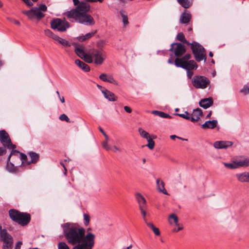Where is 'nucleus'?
<instances>
[{"instance_id": "f257e3e1", "label": "nucleus", "mask_w": 249, "mask_h": 249, "mask_svg": "<svg viewBox=\"0 0 249 249\" xmlns=\"http://www.w3.org/2000/svg\"><path fill=\"white\" fill-rule=\"evenodd\" d=\"M63 231L68 242L74 246L72 249H92L94 245L95 234L92 232L86 234V230L83 227L68 222L63 224ZM63 249H70L65 243Z\"/></svg>"}, {"instance_id": "f03ea898", "label": "nucleus", "mask_w": 249, "mask_h": 249, "mask_svg": "<svg viewBox=\"0 0 249 249\" xmlns=\"http://www.w3.org/2000/svg\"><path fill=\"white\" fill-rule=\"evenodd\" d=\"M90 6L87 2H82L79 5L66 14L70 19H73L75 21L86 26H93L95 24V20L93 17L88 14L90 11Z\"/></svg>"}, {"instance_id": "7ed1b4c3", "label": "nucleus", "mask_w": 249, "mask_h": 249, "mask_svg": "<svg viewBox=\"0 0 249 249\" xmlns=\"http://www.w3.org/2000/svg\"><path fill=\"white\" fill-rule=\"evenodd\" d=\"M106 58V52L101 48L99 49H90L88 52L86 62L88 63L93 62L96 65L103 64Z\"/></svg>"}, {"instance_id": "20e7f679", "label": "nucleus", "mask_w": 249, "mask_h": 249, "mask_svg": "<svg viewBox=\"0 0 249 249\" xmlns=\"http://www.w3.org/2000/svg\"><path fill=\"white\" fill-rule=\"evenodd\" d=\"M9 215L13 221L23 226L27 225L31 220L29 213L20 212L15 209L10 210Z\"/></svg>"}, {"instance_id": "39448f33", "label": "nucleus", "mask_w": 249, "mask_h": 249, "mask_svg": "<svg viewBox=\"0 0 249 249\" xmlns=\"http://www.w3.org/2000/svg\"><path fill=\"white\" fill-rule=\"evenodd\" d=\"M189 45L191 46V49L196 61L200 62L202 60L206 61V51L201 45L196 41H193Z\"/></svg>"}, {"instance_id": "423d86ee", "label": "nucleus", "mask_w": 249, "mask_h": 249, "mask_svg": "<svg viewBox=\"0 0 249 249\" xmlns=\"http://www.w3.org/2000/svg\"><path fill=\"white\" fill-rule=\"evenodd\" d=\"M210 83V80L205 76L195 75L192 80L193 86L196 89H204Z\"/></svg>"}, {"instance_id": "0eeeda50", "label": "nucleus", "mask_w": 249, "mask_h": 249, "mask_svg": "<svg viewBox=\"0 0 249 249\" xmlns=\"http://www.w3.org/2000/svg\"><path fill=\"white\" fill-rule=\"evenodd\" d=\"M0 234V238L3 241V249H11L13 244L12 236L7 233L5 230H1Z\"/></svg>"}, {"instance_id": "6e6552de", "label": "nucleus", "mask_w": 249, "mask_h": 249, "mask_svg": "<svg viewBox=\"0 0 249 249\" xmlns=\"http://www.w3.org/2000/svg\"><path fill=\"white\" fill-rule=\"evenodd\" d=\"M0 142L8 148L14 149L16 148V145L11 143L9 134L4 130L0 131Z\"/></svg>"}, {"instance_id": "1a4fd4ad", "label": "nucleus", "mask_w": 249, "mask_h": 249, "mask_svg": "<svg viewBox=\"0 0 249 249\" xmlns=\"http://www.w3.org/2000/svg\"><path fill=\"white\" fill-rule=\"evenodd\" d=\"M171 52H173L176 56H180L186 52L185 46L180 43H173L171 45L169 49Z\"/></svg>"}, {"instance_id": "9d476101", "label": "nucleus", "mask_w": 249, "mask_h": 249, "mask_svg": "<svg viewBox=\"0 0 249 249\" xmlns=\"http://www.w3.org/2000/svg\"><path fill=\"white\" fill-rule=\"evenodd\" d=\"M23 13L30 19L36 17L38 19H40L43 18L45 16L37 7H34L30 10L24 11Z\"/></svg>"}, {"instance_id": "9b49d317", "label": "nucleus", "mask_w": 249, "mask_h": 249, "mask_svg": "<svg viewBox=\"0 0 249 249\" xmlns=\"http://www.w3.org/2000/svg\"><path fill=\"white\" fill-rule=\"evenodd\" d=\"M234 161L237 168L249 166V158L239 157L235 159Z\"/></svg>"}, {"instance_id": "f8f14e48", "label": "nucleus", "mask_w": 249, "mask_h": 249, "mask_svg": "<svg viewBox=\"0 0 249 249\" xmlns=\"http://www.w3.org/2000/svg\"><path fill=\"white\" fill-rule=\"evenodd\" d=\"M235 177L238 181L241 183H249V172H240L235 175Z\"/></svg>"}, {"instance_id": "ddd939ff", "label": "nucleus", "mask_w": 249, "mask_h": 249, "mask_svg": "<svg viewBox=\"0 0 249 249\" xmlns=\"http://www.w3.org/2000/svg\"><path fill=\"white\" fill-rule=\"evenodd\" d=\"M75 49L74 51L76 54L84 59L85 61H86V58L88 56V53H86L85 52V48L82 45H77L76 44H74Z\"/></svg>"}, {"instance_id": "4468645a", "label": "nucleus", "mask_w": 249, "mask_h": 249, "mask_svg": "<svg viewBox=\"0 0 249 249\" xmlns=\"http://www.w3.org/2000/svg\"><path fill=\"white\" fill-rule=\"evenodd\" d=\"M51 27L54 30L62 32V20L60 18L53 19L51 22Z\"/></svg>"}, {"instance_id": "2eb2a0df", "label": "nucleus", "mask_w": 249, "mask_h": 249, "mask_svg": "<svg viewBox=\"0 0 249 249\" xmlns=\"http://www.w3.org/2000/svg\"><path fill=\"white\" fill-rule=\"evenodd\" d=\"M12 155H14V156H16L17 158H19L20 160L22 161V164H23V163L27 164V161H26L27 159V156L24 154L20 153V152H19L16 150H14V149H13V150L12 151L10 154L9 155V156L8 157V162H9L10 161V158Z\"/></svg>"}, {"instance_id": "dca6fc26", "label": "nucleus", "mask_w": 249, "mask_h": 249, "mask_svg": "<svg viewBox=\"0 0 249 249\" xmlns=\"http://www.w3.org/2000/svg\"><path fill=\"white\" fill-rule=\"evenodd\" d=\"M135 197L139 204V209L147 208L146 200L141 194L139 193H136Z\"/></svg>"}, {"instance_id": "f3484780", "label": "nucleus", "mask_w": 249, "mask_h": 249, "mask_svg": "<svg viewBox=\"0 0 249 249\" xmlns=\"http://www.w3.org/2000/svg\"><path fill=\"white\" fill-rule=\"evenodd\" d=\"M192 18V15L188 11H184L180 15L179 23L187 24L189 23Z\"/></svg>"}, {"instance_id": "a211bd4d", "label": "nucleus", "mask_w": 249, "mask_h": 249, "mask_svg": "<svg viewBox=\"0 0 249 249\" xmlns=\"http://www.w3.org/2000/svg\"><path fill=\"white\" fill-rule=\"evenodd\" d=\"M233 143L230 141H216L214 142L213 146L216 149L227 148L232 145Z\"/></svg>"}, {"instance_id": "6ab92c4d", "label": "nucleus", "mask_w": 249, "mask_h": 249, "mask_svg": "<svg viewBox=\"0 0 249 249\" xmlns=\"http://www.w3.org/2000/svg\"><path fill=\"white\" fill-rule=\"evenodd\" d=\"M202 111L200 108H196L193 110L192 113L191 115L190 120L192 122H197L199 119L200 117L202 115Z\"/></svg>"}, {"instance_id": "aec40b11", "label": "nucleus", "mask_w": 249, "mask_h": 249, "mask_svg": "<svg viewBox=\"0 0 249 249\" xmlns=\"http://www.w3.org/2000/svg\"><path fill=\"white\" fill-rule=\"evenodd\" d=\"M213 104V101L212 98H204L199 102V105L204 109L209 108Z\"/></svg>"}, {"instance_id": "412c9836", "label": "nucleus", "mask_w": 249, "mask_h": 249, "mask_svg": "<svg viewBox=\"0 0 249 249\" xmlns=\"http://www.w3.org/2000/svg\"><path fill=\"white\" fill-rule=\"evenodd\" d=\"M179 68H181L186 71L196 70L197 68V65L193 60H190L186 63L184 65L179 66Z\"/></svg>"}, {"instance_id": "4be33fe9", "label": "nucleus", "mask_w": 249, "mask_h": 249, "mask_svg": "<svg viewBox=\"0 0 249 249\" xmlns=\"http://www.w3.org/2000/svg\"><path fill=\"white\" fill-rule=\"evenodd\" d=\"M101 92L103 94L105 98L108 101L114 102L117 100V97L115 96V94L109 90L104 89H101Z\"/></svg>"}, {"instance_id": "5701e85b", "label": "nucleus", "mask_w": 249, "mask_h": 249, "mask_svg": "<svg viewBox=\"0 0 249 249\" xmlns=\"http://www.w3.org/2000/svg\"><path fill=\"white\" fill-rule=\"evenodd\" d=\"M218 122L216 120L206 121L202 124V128L203 129H213L217 125Z\"/></svg>"}, {"instance_id": "b1692460", "label": "nucleus", "mask_w": 249, "mask_h": 249, "mask_svg": "<svg viewBox=\"0 0 249 249\" xmlns=\"http://www.w3.org/2000/svg\"><path fill=\"white\" fill-rule=\"evenodd\" d=\"M157 189L159 192L163 193L164 195H168V193L165 189L164 183L160 178H158L156 180Z\"/></svg>"}, {"instance_id": "393cba45", "label": "nucleus", "mask_w": 249, "mask_h": 249, "mask_svg": "<svg viewBox=\"0 0 249 249\" xmlns=\"http://www.w3.org/2000/svg\"><path fill=\"white\" fill-rule=\"evenodd\" d=\"M99 78L103 81L107 82L115 85H118L117 82L111 76H107L105 73L101 74L100 75Z\"/></svg>"}, {"instance_id": "a878e982", "label": "nucleus", "mask_w": 249, "mask_h": 249, "mask_svg": "<svg viewBox=\"0 0 249 249\" xmlns=\"http://www.w3.org/2000/svg\"><path fill=\"white\" fill-rule=\"evenodd\" d=\"M28 156L30 158L31 160L30 161H28L27 162V165H30V164H32V163H35L39 160L38 154L35 152H29Z\"/></svg>"}, {"instance_id": "bb28decb", "label": "nucleus", "mask_w": 249, "mask_h": 249, "mask_svg": "<svg viewBox=\"0 0 249 249\" xmlns=\"http://www.w3.org/2000/svg\"><path fill=\"white\" fill-rule=\"evenodd\" d=\"M75 63L80 68L86 72H88L90 71V67L89 66L79 59H76L75 60Z\"/></svg>"}, {"instance_id": "cd10ccee", "label": "nucleus", "mask_w": 249, "mask_h": 249, "mask_svg": "<svg viewBox=\"0 0 249 249\" xmlns=\"http://www.w3.org/2000/svg\"><path fill=\"white\" fill-rule=\"evenodd\" d=\"M96 32H97V31L95 30L93 32H92L90 33H88L84 36H79L77 37V39L79 41H84L88 39L91 38L96 33Z\"/></svg>"}, {"instance_id": "c85d7f7f", "label": "nucleus", "mask_w": 249, "mask_h": 249, "mask_svg": "<svg viewBox=\"0 0 249 249\" xmlns=\"http://www.w3.org/2000/svg\"><path fill=\"white\" fill-rule=\"evenodd\" d=\"M189 60L187 59L184 58V56L181 58H177L175 60V65L177 67H179L180 65H184L186 63L189 62Z\"/></svg>"}, {"instance_id": "c756f323", "label": "nucleus", "mask_w": 249, "mask_h": 249, "mask_svg": "<svg viewBox=\"0 0 249 249\" xmlns=\"http://www.w3.org/2000/svg\"><path fill=\"white\" fill-rule=\"evenodd\" d=\"M168 220L169 222L170 223V224H173V223H174L176 226L178 225V216L176 214L174 213L170 214L169 216Z\"/></svg>"}, {"instance_id": "7c9ffc66", "label": "nucleus", "mask_w": 249, "mask_h": 249, "mask_svg": "<svg viewBox=\"0 0 249 249\" xmlns=\"http://www.w3.org/2000/svg\"><path fill=\"white\" fill-rule=\"evenodd\" d=\"M178 3L185 9L189 8L192 5L189 0H177Z\"/></svg>"}, {"instance_id": "2f4dec72", "label": "nucleus", "mask_w": 249, "mask_h": 249, "mask_svg": "<svg viewBox=\"0 0 249 249\" xmlns=\"http://www.w3.org/2000/svg\"><path fill=\"white\" fill-rule=\"evenodd\" d=\"M177 39L181 41V42L186 44L188 45L191 44V43L189 42L185 38V36L182 33H179L177 36Z\"/></svg>"}, {"instance_id": "473e14b6", "label": "nucleus", "mask_w": 249, "mask_h": 249, "mask_svg": "<svg viewBox=\"0 0 249 249\" xmlns=\"http://www.w3.org/2000/svg\"><path fill=\"white\" fill-rule=\"evenodd\" d=\"M146 225L148 226L151 230L153 231L154 233L156 235H160V231L159 229L158 228H156L152 223L151 222H146Z\"/></svg>"}, {"instance_id": "72a5a7b5", "label": "nucleus", "mask_w": 249, "mask_h": 249, "mask_svg": "<svg viewBox=\"0 0 249 249\" xmlns=\"http://www.w3.org/2000/svg\"><path fill=\"white\" fill-rule=\"evenodd\" d=\"M138 132H139L141 137H142V138H143L144 139H147L148 138L150 137L149 133L148 132H147L146 131H145V130H144L141 127H139L138 128Z\"/></svg>"}, {"instance_id": "f704fd0d", "label": "nucleus", "mask_w": 249, "mask_h": 249, "mask_svg": "<svg viewBox=\"0 0 249 249\" xmlns=\"http://www.w3.org/2000/svg\"><path fill=\"white\" fill-rule=\"evenodd\" d=\"M175 115L187 120H190L191 119V114L187 111H185L184 113H176Z\"/></svg>"}, {"instance_id": "c9c22d12", "label": "nucleus", "mask_w": 249, "mask_h": 249, "mask_svg": "<svg viewBox=\"0 0 249 249\" xmlns=\"http://www.w3.org/2000/svg\"><path fill=\"white\" fill-rule=\"evenodd\" d=\"M120 13L123 18V22L124 25H127L128 23V18L127 15L125 13L124 11H121Z\"/></svg>"}, {"instance_id": "e433bc0d", "label": "nucleus", "mask_w": 249, "mask_h": 249, "mask_svg": "<svg viewBox=\"0 0 249 249\" xmlns=\"http://www.w3.org/2000/svg\"><path fill=\"white\" fill-rule=\"evenodd\" d=\"M223 164L226 167L231 169H235L237 168L236 165L235 164L234 160L232 161V163L224 162Z\"/></svg>"}, {"instance_id": "4c0bfd02", "label": "nucleus", "mask_w": 249, "mask_h": 249, "mask_svg": "<svg viewBox=\"0 0 249 249\" xmlns=\"http://www.w3.org/2000/svg\"><path fill=\"white\" fill-rule=\"evenodd\" d=\"M84 224L85 226H87L89 225L90 217L88 213H84Z\"/></svg>"}, {"instance_id": "58836bf2", "label": "nucleus", "mask_w": 249, "mask_h": 249, "mask_svg": "<svg viewBox=\"0 0 249 249\" xmlns=\"http://www.w3.org/2000/svg\"><path fill=\"white\" fill-rule=\"evenodd\" d=\"M148 142V143L146 145L150 149H153L155 146V142L152 140L151 137H149L146 139Z\"/></svg>"}, {"instance_id": "ea45409f", "label": "nucleus", "mask_w": 249, "mask_h": 249, "mask_svg": "<svg viewBox=\"0 0 249 249\" xmlns=\"http://www.w3.org/2000/svg\"><path fill=\"white\" fill-rule=\"evenodd\" d=\"M15 167L13 163H11L10 161L9 162L7 161L6 169L10 172H14L15 171Z\"/></svg>"}, {"instance_id": "a19ab883", "label": "nucleus", "mask_w": 249, "mask_h": 249, "mask_svg": "<svg viewBox=\"0 0 249 249\" xmlns=\"http://www.w3.org/2000/svg\"><path fill=\"white\" fill-rule=\"evenodd\" d=\"M56 42L59 44H62V39L57 35H53L52 37Z\"/></svg>"}, {"instance_id": "79ce46f5", "label": "nucleus", "mask_w": 249, "mask_h": 249, "mask_svg": "<svg viewBox=\"0 0 249 249\" xmlns=\"http://www.w3.org/2000/svg\"><path fill=\"white\" fill-rule=\"evenodd\" d=\"M102 146L103 147L106 149L107 151H109L110 150H111V147L108 144V142H107V141H103L102 142Z\"/></svg>"}, {"instance_id": "37998d69", "label": "nucleus", "mask_w": 249, "mask_h": 249, "mask_svg": "<svg viewBox=\"0 0 249 249\" xmlns=\"http://www.w3.org/2000/svg\"><path fill=\"white\" fill-rule=\"evenodd\" d=\"M147 209V208H142V209H140V211H141V213L142 214V216H143V220L144 221V222L146 223V222H148L147 221V220L146 219V210Z\"/></svg>"}, {"instance_id": "c03bdc74", "label": "nucleus", "mask_w": 249, "mask_h": 249, "mask_svg": "<svg viewBox=\"0 0 249 249\" xmlns=\"http://www.w3.org/2000/svg\"><path fill=\"white\" fill-rule=\"evenodd\" d=\"M159 117L162 118H171L172 117L167 113H165L163 112L160 111Z\"/></svg>"}, {"instance_id": "a18cd8bd", "label": "nucleus", "mask_w": 249, "mask_h": 249, "mask_svg": "<svg viewBox=\"0 0 249 249\" xmlns=\"http://www.w3.org/2000/svg\"><path fill=\"white\" fill-rule=\"evenodd\" d=\"M45 35L49 37H52L54 34L49 29H46L44 30Z\"/></svg>"}, {"instance_id": "49530a36", "label": "nucleus", "mask_w": 249, "mask_h": 249, "mask_svg": "<svg viewBox=\"0 0 249 249\" xmlns=\"http://www.w3.org/2000/svg\"><path fill=\"white\" fill-rule=\"evenodd\" d=\"M241 92L244 93L245 94L249 93V87L247 85H245L243 88L241 90Z\"/></svg>"}, {"instance_id": "de8ad7c7", "label": "nucleus", "mask_w": 249, "mask_h": 249, "mask_svg": "<svg viewBox=\"0 0 249 249\" xmlns=\"http://www.w3.org/2000/svg\"><path fill=\"white\" fill-rule=\"evenodd\" d=\"M39 10H40L41 12H45L47 11V7L46 6V5L44 4H41L39 5L38 7H37Z\"/></svg>"}, {"instance_id": "09e8293b", "label": "nucleus", "mask_w": 249, "mask_h": 249, "mask_svg": "<svg viewBox=\"0 0 249 249\" xmlns=\"http://www.w3.org/2000/svg\"><path fill=\"white\" fill-rule=\"evenodd\" d=\"M24 3L29 6H31L33 5V2L36 1L37 0H22Z\"/></svg>"}, {"instance_id": "8fccbe9b", "label": "nucleus", "mask_w": 249, "mask_h": 249, "mask_svg": "<svg viewBox=\"0 0 249 249\" xmlns=\"http://www.w3.org/2000/svg\"><path fill=\"white\" fill-rule=\"evenodd\" d=\"M70 27L69 22L63 19V32Z\"/></svg>"}, {"instance_id": "3c124183", "label": "nucleus", "mask_w": 249, "mask_h": 249, "mask_svg": "<svg viewBox=\"0 0 249 249\" xmlns=\"http://www.w3.org/2000/svg\"><path fill=\"white\" fill-rule=\"evenodd\" d=\"M193 74L194 72L192 70L187 71V75L189 79H191Z\"/></svg>"}, {"instance_id": "603ef678", "label": "nucleus", "mask_w": 249, "mask_h": 249, "mask_svg": "<svg viewBox=\"0 0 249 249\" xmlns=\"http://www.w3.org/2000/svg\"><path fill=\"white\" fill-rule=\"evenodd\" d=\"M63 121H65L68 123H73V121H71L68 117L65 114H63Z\"/></svg>"}, {"instance_id": "864d4df0", "label": "nucleus", "mask_w": 249, "mask_h": 249, "mask_svg": "<svg viewBox=\"0 0 249 249\" xmlns=\"http://www.w3.org/2000/svg\"><path fill=\"white\" fill-rule=\"evenodd\" d=\"M6 153V149L4 147H0V156H2Z\"/></svg>"}, {"instance_id": "5fc2aeb1", "label": "nucleus", "mask_w": 249, "mask_h": 249, "mask_svg": "<svg viewBox=\"0 0 249 249\" xmlns=\"http://www.w3.org/2000/svg\"><path fill=\"white\" fill-rule=\"evenodd\" d=\"M73 4L74 6H77L78 5H79L82 2H85V1H79V0H72Z\"/></svg>"}, {"instance_id": "6e6d98bb", "label": "nucleus", "mask_w": 249, "mask_h": 249, "mask_svg": "<svg viewBox=\"0 0 249 249\" xmlns=\"http://www.w3.org/2000/svg\"><path fill=\"white\" fill-rule=\"evenodd\" d=\"M103 45H104V41L103 40H101L100 41H98L97 43V46L98 48H101L103 47Z\"/></svg>"}, {"instance_id": "4d7b16f0", "label": "nucleus", "mask_w": 249, "mask_h": 249, "mask_svg": "<svg viewBox=\"0 0 249 249\" xmlns=\"http://www.w3.org/2000/svg\"><path fill=\"white\" fill-rule=\"evenodd\" d=\"M22 245V242L20 241H18L17 243L16 246H15V249H20L21 246Z\"/></svg>"}, {"instance_id": "13d9d810", "label": "nucleus", "mask_w": 249, "mask_h": 249, "mask_svg": "<svg viewBox=\"0 0 249 249\" xmlns=\"http://www.w3.org/2000/svg\"><path fill=\"white\" fill-rule=\"evenodd\" d=\"M124 110L127 112V113H131L132 112V109H131V108L128 106H124Z\"/></svg>"}, {"instance_id": "bf43d9fd", "label": "nucleus", "mask_w": 249, "mask_h": 249, "mask_svg": "<svg viewBox=\"0 0 249 249\" xmlns=\"http://www.w3.org/2000/svg\"><path fill=\"white\" fill-rule=\"evenodd\" d=\"M104 0H86V2H102Z\"/></svg>"}, {"instance_id": "052dcab7", "label": "nucleus", "mask_w": 249, "mask_h": 249, "mask_svg": "<svg viewBox=\"0 0 249 249\" xmlns=\"http://www.w3.org/2000/svg\"><path fill=\"white\" fill-rule=\"evenodd\" d=\"M160 111H158V110H153L151 113L155 115H157V116H159V114H160Z\"/></svg>"}, {"instance_id": "680f3d73", "label": "nucleus", "mask_w": 249, "mask_h": 249, "mask_svg": "<svg viewBox=\"0 0 249 249\" xmlns=\"http://www.w3.org/2000/svg\"><path fill=\"white\" fill-rule=\"evenodd\" d=\"M183 56L184 57V58H186L188 60H189V59L191 58V55L189 53H187L185 54Z\"/></svg>"}, {"instance_id": "e2e57ef3", "label": "nucleus", "mask_w": 249, "mask_h": 249, "mask_svg": "<svg viewBox=\"0 0 249 249\" xmlns=\"http://www.w3.org/2000/svg\"><path fill=\"white\" fill-rule=\"evenodd\" d=\"M177 226L178 227V228L177 230H174L175 231H176V232L178 231L182 230V229H183V227L182 226H180L179 225Z\"/></svg>"}, {"instance_id": "0e129e2a", "label": "nucleus", "mask_w": 249, "mask_h": 249, "mask_svg": "<svg viewBox=\"0 0 249 249\" xmlns=\"http://www.w3.org/2000/svg\"><path fill=\"white\" fill-rule=\"evenodd\" d=\"M63 46H70V44L69 43L68 41L63 39Z\"/></svg>"}, {"instance_id": "69168bd1", "label": "nucleus", "mask_w": 249, "mask_h": 249, "mask_svg": "<svg viewBox=\"0 0 249 249\" xmlns=\"http://www.w3.org/2000/svg\"><path fill=\"white\" fill-rule=\"evenodd\" d=\"M15 24L17 25H20V23L18 21L16 20V19H13L12 20Z\"/></svg>"}, {"instance_id": "338daca9", "label": "nucleus", "mask_w": 249, "mask_h": 249, "mask_svg": "<svg viewBox=\"0 0 249 249\" xmlns=\"http://www.w3.org/2000/svg\"><path fill=\"white\" fill-rule=\"evenodd\" d=\"M105 138V141H107V142H108V141H109V137L107 135V134H104V135Z\"/></svg>"}, {"instance_id": "774afa93", "label": "nucleus", "mask_w": 249, "mask_h": 249, "mask_svg": "<svg viewBox=\"0 0 249 249\" xmlns=\"http://www.w3.org/2000/svg\"><path fill=\"white\" fill-rule=\"evenodd\" d=\"M212 111H210L209 113L207 115L206 118L208 119L210 118L212 115Z\"/></svg>"}]
</instances>
